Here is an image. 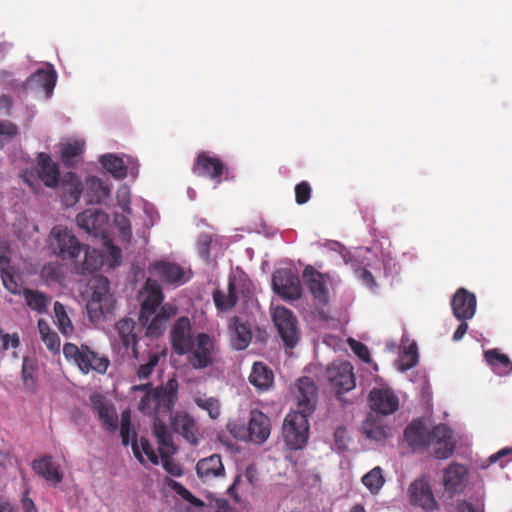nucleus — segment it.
Masks as SVG:
<instances>
[{
    "mask_svg": "<svg viewBox=\"0 0 512 512\" xmlns=\"http://www.w3.org/2000/svg\"><path fill=\"white\" fill-rule=\"evenodd\" d=\"M134 398L139 397L138 410L153 418V432L158 442L160 457L173 456L177 452L172 436L162 418L171 414L178 401L179 383L175 377L165 384L152 388L151 383L132 386Z\"/></svg>",
    "mask_w": 512,
    "mask_h": 512,
    "instance_id": "1",
    "label": "nucleus"
},
{
    "mask_svg": "<svg viewBox=\"0 0 512 512\" xmlns=\"http://www.w3.org/2000/svg\"><path fill=\"white\" fill-rule=\"evenodd\" d=\"M141 308L139 322L146 329V336L159 337L169 320L178 312L176 305L164 303V294L157 280L148 278L139 292Z\"/></svg>",
    "mask_w": 512,
    "mask_h": 512,
    "instance_id": "2",
    "label": "nucleus"
},
{
    "mask_svg": "<svg viewBox=\"0 0 512 512\" xmlns=\"http://www.w3.org/2000/svg\"><path fill=\"white\" fill-rule=\"evenodd\" d=\"M404 438L414 450L432 447L437 459H447L454 451L452 431L444 424L430 429L423 419L413 420L404 431Z\"/></svg>",
    "mask_w": 512,
    "mask_h": 512,
    "instance_id": "3",
    "label": "nucleus"
},
{
    "mask_svg": "<svg viewBox=\"0 0 512 512\" xmlns=\"http://www.w3.org/2000/svg\"><path fill=\"white\" fill-rule=\"evenodd\" d=\"M91 295L87 302V312L93 324H99L103 318L113 312L116 301L109 294V282L103 276H94L90 283Z\"/></svg>",
    "mask_w": 512,
    "mask_h": 512,
    "instance_id": "4",
    "label": "nucleus"
},
{
    "mask_svg": "<svg viewBox=\"0 0 512 512\" xmlns=\"http://www.w3.org/2000/svg\"><path fill=\"white\" fill-rule=\"evenodd\" d=\"M50 252L64 260H76L82 252V244L66 226H54L47 239Z\"/></svg>",
    "mask_w": 512,
    "mask_h": 512,
    "instance_id": "5",
    "label": "nucleus"
},
{
    "mask_svg": "<svg viewBox=\"0 0 512 512\" xmlns=\"http://www.w3.org/2000/svg\"><path fill=\"white\" fill-rule=\"evenodd\" d=\"M63 354L67 361L75 364L84 374H88L90 371L104 374L110 363L107 357L97 355L87 346L79 348L72 343L64 344Z\"/></svg>",
    "mask_w": 512,
    "mask_h": 512,
    "instance_id": "6",
    "label": "nucleus"
},
{
    "mask_svg": "<svg viewBox=\"0 0 512 512\" xmlns=\"http://www.w3.org/2000/svg\"><path fill=\"white\" fill-rule=\"evenodd\" d=\"M308 416L304 413H289L283 423V438L291 450L303 449L309 438Z\"/></svg>",
    "mask_w": 512,
    "mask_h": 512,
    "instance_id": "7",
    "label": "nucleus"
},
{
    "mask_svg": "<svg viewBox=\"0 0 512 512\" xmlns=\"http://www.w3.org/2000/svg\"><path fill=\"white\" fill-rule=\"evenodd\" d=\"M228 427L234 437L245 441H250L255 444H262L269 438L272 424L270 418L267 415H265L260 410L254 409L250 412L247 429L246 431H242L243 434H240L238 431H236V425L231 427L229 424Z\"/></svg>",
    "mask_w": 512,
    "mask_h": 512,
    "instance_id": "8",
    "label": "nucleus"
},
{
    "mask_svg": "<svg viewBox=\"0 0 512 512\" xmlns=\"http://www.w3.org/2000/svg\"><path fill=\"white\" fill-rule=\"evenodd\" d=\"M37 164V175L35 176L33 171L26 170L22 175L23 180L34 192H37L40 188L39 179L47 187H56L59 184V170L57 164L45 153L38 154Z\"/></svg>",
    "mask_w": 512,
    "mask_h": 512,
    "instance_id": "9",
    "label": "nucleus"
},
{
    "mask_svg": "<svg viewBox=\"0 0 512 512\" xmlns=\"http://www.w3.org/2000/svg\"><path fill=\"white\" fill-rule=\"evenodd\" d=\"M188 362L196 370L205 369L216 362L217 347L213 337L207 333H198L192 352L188 353Z\"/></svg>",
    "mask_w": 512,
    "mask_h": 512,
    "instance_id": "10",
    "label": "nucleus"
},
{
    "mask_svg": "<svg viewBox=\"0 0 512 512\" xmlns=\"http://www.w3.org/2000/svg\"><path fill=\"white\" fill-rule=\"evenodd\" d=\"M272 318L284 345L287 348H294L300 337L298 321L293 312L286 307L278 306L275 308Z\"/></svg>",
    "mask_w": 512,
    "mask_h": 512,
    "instance_id": "11",
    "label": "nucleus"
},
{
    "mask_svg": "<svg viewBox=\"0 0 512 512\" xmlns=\"http://www.w3.org/2000/svg\"><path fill=\"white\" fill-rule=\"evenodd\" d=\"M273 290L284 300H298L302 296V286L298 275L290 269L276 270L272 276Z\"/></svg>",
    "mask_w": 512,
    "mask_h": 512,
    "instance_id": "12",
    "label": "nucleus"
},
{
    "mask_svg": "<svg viewBox=\"0 0 512 512\" xmlns=\"http://www.w3.org/2000/svg\"><path fill=\"white\" fill-rule=\"evenodd\" d=\"M302 278L314 301L320 306L328 305L330 301L329 276L308 265L302 272Z\"/></svg>",
    "mask_w": 512,
    "mask_h": 512,
    "instance_id": "13",
    "label": "nucleus"
},
{
    "mask_svg": "<svg viewBox=\"0 0 512 512\" xmlns=\"http://www.w3.org/2000/svg\"><path fill=\"white\" fill-rule=\"evenodd\" d=\"M195 338L188 317L182 316L174 322L170 331V341L177 355L184 356L192 352Z\"/></svg>",
    "mask_w": 512,
    "mask_h": 512,
    "instance_id": "14",
    "label": "nucleus"
},
{
    "mask_svg": "<svg viewBox=\"0 0 512 512\" xmlns=\"http://www.w3.org/2000/svg\"><path fill=\"white\" fill-rule=\"evenodd\" d=\"M57 81V72L50 64L38 68L26 81V88L45 99L51 97Z\"/></svg>",
    "mask_w": 512,
    "mask_h": 512,
    "instance_id": "15",
    "label": "nucleus"
},
{
    "mask_svg": "<svg viewBox=\"0 0 512 512\" xmlns=\"http://www.w3.org/2000/svg\"><path fill=\"white\" fill-rule=\"evenodd\" d=\"M331 388L337 394L348 392L355 388L356 379L350 362L333 363L326 371Z\"/></svg>",
    "mask_w": 512,
    "mask_h": 512,
    "instance_id": "16",
    "label": "nucleus"
},
{
    "mask_svg": "<svg viewBox=\"0 0 512 512\" xmlns=\"http://www.w3.org/2000/svg\"><path fill=\"white\" fill-rule=\"evenodd\" d=\"M368 400L371 409L369 413L378 414L385 418L399 409V398L389 388H374L370 391Z\"/></svg>",
    "mask_w": 512,
    "mask_h": 512,
    "instance_id": "17",
    "label": "nucleus"
},
{
    "mask_svg": "<svg viewBox=\"0 0 512 512\" xmlns=\"http://www.w3.org/2000/svg\"><path fill=\"white\" fill-rule=\"evenodd\" d=\"M362 434L367 440L384 444L392 435V428L381 415L368 413L361 425Z\"/></svg>",
    "mask_w": 512,
    "mask_h": 512,
    "instance_id": "18",
    "label": "nucleus"
},
{
    "mask_svg": "<svg viewBox=\"0 0 512 512\" xmlns=\"http://www.w3.org/2000/svg\"><path fill=\"white\" fill-rule=\"evenodd\" d=\"M76 222L90 235L102 238L106 236L108 216L103 211L96 208L87 209L77 215Z\"/></svg>",
    "mask_w": 512,
    "mask_h": 512,
    "instance_id": "19",
    "label": "nucleus"
},
{
    "mask_svg": "<svg viewBox=\"0 0 512 512\" xmlns=\"http://www.w3.org/2000/svg\"><path fill=\"white\" fill-rule=\"evenodd\" d=\"M318 388L309 377H302L296 383L295 399L299 413L310 415L316 408Z\"/></svg>",
    "mask_w": 512,
    "mask_h": 512,
    "instance_id": "20",
    "label": "nucleus"
},
{
    "mask_svg": "<svg viewBox=\"0 0 512 512\" xmlns=\"http://www.w3.org/2000/svg\"><path fill=\"white\" fill-rule=\"evenodd\" d=\"M170 417L172 430L180 434L188 443L197 445L199 442V429L195 419L186 411H177Z\"/></svg>",
    "mask_w": 512,
    "mask_h": 512,
    "instance_id": "21",
    "label": "nucleus"
},
{
    "mask_svg": "<svg viewBox=\"0 0 512 512\" xmlns=\"http://www.w3.org/2000/svg\"><path fill=\"white\" fill-rule=\"evenodd\" d=\"M90 401L103 426L110 432L118 431V414L113 404L100 393H93L90 396Z\"/></svg>",
    "mask_w": 512,
    "mask_h": 512,
    "instance_id": "22",
    "label": "nucleus"
},
{
    "mask_svg": "<svg viewBox=\"0 0 512 512\" xmlns=\"http://www.w3.org/2000/svg\"><path fill=\"white\" fill-rule=\"evenodd\" d=\"M148 271L151 275L171 285H182L188 280L185 277L184 268L177 263L165 260H158L151 263L148 267Z\"/></svg>",
    "mask_w": 512,
    "mask_h": 512,
    "instance_id": "23",
    "label": "nucleus"
},
{
    "mask_svg": "<svg viewBox=\"0 0 512 512\" xmlns=\"http://www.w3.org/2000/svg\"><path fill=\"white\" fill-rule=\"evenodd\" d=\"M193 173L197 176L208 177L221 181L225 166L218 157L210 156L207 152H200L193 164Z\"/></svg>",
    "mask_w": 512,
    "mask_h": 512,
    "instance_id": "24",
    "label": "nucleus"
},
{
    "mask_svg": "<svg viewBox=\"0 0 512 512\" xmlns=\"http://www.w3.org/2000/svg\"><path fill=\"white\" fill-rule=\"evenodd\" d=\"M408 495L412 505L421 507L425 511H433L437 507L429 483L424 478H418L411 483Z\"/></svg>",
    "mask_w": 512,
    "mask_h": 512,
    "instance_id": "25",
    "label": "nucleus"
},
{
    "mask_svg": "<svg viewBox=\"0 0 512 512\" xmlns=\"http://www.w3.org/2000/svg\"><path fill=\"white\" fill-rule=\"evenodd\" d=\"M451 306L458 320L471 319L476 311V296L465 288H459L452 298Z\"/></svg>",
    "mask_w": 512,
    "mask_h": 512,
    "instance_id": "26",
    "label": "nucleus"
},
{
    "mask_svg": "<svg viewBox=\"0 0 512 512\" xmlns=\"http://www.w3.org/2000/svg\"><path fill=\"white\" fill-rule=\"evenodd\" d=\"M34 472L43 477L52 486H57L63 480L61 466L51 456H45L33 461Z\"/></svg>",
    "mask_w": 512,
    "mask_h": 512,
    "instance_id": "27",
    "label": "nucleus"
},
{
    "mask_svg": "<svg viewBox=\"0 0 512 512\" xmlns=\"http://www.w3.org/2000/svg\"><path fill=\"white\" fill-rule=\"evenodd\" d=\"M196 473L203 482L223 477L225 475V468L221 456L213 454L200 459L196 464Z\"/></svg>",
    "mask_w": 512,
    "mask_h": 512,
    "instance_id": "28",
    "label": "nucleus"
},
{
    "mask_svg": "<svg viewBox=\"0 0 512 512\" xmlns=\"http://www.w3.org/2000/svg\"><path fill=\"white\" fill-rule=\"evenodd\" d=\"M84 149L85 140L76 136L64 138L59 143V152L66 166L77 164Z\"/></svg>",
    "mask_w": 512,
    "mask_h": 512,
    "instance_id": "29",
    "label": "nucleus"
},
{
    "mask_svg": "<svg viewBox=\"0 0 512 512\" xmlns=\"http://www.w3.org/2000/svg\"><path fill=\"white\" fill-rule=\"evenodd\" d=\"M62 200L66 206L75 205L84 190V186L76 173L68 172L62 179Z\"/></svg>",
    "mask_w": 512,
    "mask_h": 512,
    "instance_id": "30",
    "label": "nucleus"
},
{
    "mask_svg": "<svg viewBox=\"0 0 512 512\" xmlns=\"http://www.w3.org/2000/svg\"><path fill=\"white\" fill-rule=\"evenodd\" d=\"M108 336L112 349L122 357L128 354V320L122 318L109 330Z\"/></svg>",
    "mask_w": 512,
    "mask_h": 512,
    "instance_id": "31",
    "label": "nucleus"
},
{
    "mask_svg": "<svg viewBox=\"0 0 512 512\" xmlns=\"http://www.w3.org/2000/svg\"><path fill=\"white\" fill-rule=\"evenodd\" d=\"M467 477V469L461 464H451L444 471V486L446 491L457 493L462 489V486Z\"/></svg>",
    "mask_w": 512,
    "mask_h": 512,
    "instance_id": "32",
    "label": "nucleus"
},
{
    "mask_svg": "<svg viewBox=\"0 0 512 512\" xmlns=\"http://www.w3.org/2000/svg\"><path fill=\"white\" fill-rule=\"evenodd\" d=\"M274 381V374L270 368H268L262 362H255L252 366L251 373L249 375V382L258 390H268Z\"/></svg>",
    "mask_w": 512,
    "mask_h": 512,
    "instance_id": "33",
    "label": "nucleus"
},
{
    "mask_svg": "<svg viewBox=\"0 0 512 512\" xmlns=\"http://www.w3.org/2000/svg\"><path fill=\"white\" fill-rule=\"evenodd\" d=\"M227 293L220 289H216L213 292V301L216 308L219 311L225 312L236 306L238 297H237V288L234 278H230L228 282Z\"/></svg>",
    "mask_w": 512,
    "mask_h": 512,
    "instance_id": "34",
    "label": "nucleus"
},
{
    "mask_svg": "<svg viewBox=\"0 0 512 512\" xmlns=\"http://www.w3.org/2000/svg\"><path fill=\"white\" fill-rule=\"evenodd\" d=\"M82 252H84L83 261L75 262V270L77 273H93L101 267L103 258L96 249L82 245Z\"/></svg>",
    "mask_w": 512,
    "mask_h": 512,
    "instance_id": "35",
    "label": "nucleus"
},
{
    "mask_svg": "<svg viewBox=\"0 0 512 512\" xmlns=\"http://www.w3.org/2000/svg\"><path fill=\"white\" fill-rule=\"evenodd\" d=\"M485 359L492 370L499 376H507L512 372V361L498 349H490L484 353Z\"/></svg>",
    "mask_w": 512,
    "mask_h": 512,
    "instance_id": "36",
    "label": "nucleus"
},
{
    "mask_svg": "<svg viewBox=\"0 0 512 512\" xmlns=\"http://www.w3.org/2000/svg\"><path fill=\"white\" fill-rule=\"evenodd\" d=\"M131 448L134 456L141 464L145 465L147 462L153 465L159 464V457L147 439L141 438L139 442L134 440L131 443Z\"/></svg>",
    "mask_w": 512,
    "mask_h": 512,
    "instance_id": "37",
    "label": "nucleus"
},
{
    "mask_svg": "<svg viewBox=\"0 0 512 512\" xmlns=\"http://www.w3.org/2000/svg\"><path fill=\"white\" fill-rule=\"evenodd\" d=\"M232 333L234 347L237 350H243L248 347L252 339L251 329L248 323L242 321L239 317L233 318Z\"/></svg>",
    "mask_w": 512,
    "mask_h": 512,
    "instance_id": "38",
    "label": "nucleus"
},
{
    "mask_svg": "<svg viewBox=\"0 0 512 512\" xmlns=\"http://www.w3.org/2000/svg\"><path fill=\"white\" fill-rule=\"evenodd\" d=\"M54 322L64 337L71 338L74 335L75 326L72 323L67 309L59 302H55L54 304Z\"/></svg>",
    "mask_w": 512,
    "mask_h": 512,
    "instance_id": "39",
    "label": "nucleus"
},
{
    "mask_svg": "<svg viewBox=\"0 0 512 512\" xmlns=\"http://www.w3.org/2000/svg\"><path fill=\"white\" fill-rule=\"evenodd\" d=\"M85 191L89 202L100 203L108 196L110 189L101 179L90 176L86 179Z\"/></svg>",
    "mask_w": 512,
    "mask_h": 512,
    "instance_id": "40",
    "label": "nucleus"
},
{
    "mask_svg": "<svg viewBox=\"0 0 512 512\" xmlns=\"http://www.w3.org/2000/svg\"><path fill=\"white\" fill-rule=\"evenodd\" d=\"M25 303L27 306L39 314H44L48 311L50 298L43 292L31 289H24L22 292Z\"/></svg>",
    "mask_w": 512,
    "mask_h": 512,
    "instance_id": "41",
    "label": "nucleus"
},
{
    "mask_svg": "<svg viewBox=\"0 0 512 512\" xmlns=\"http://www.w3.org/2000/svg\"><path fill=\"white\" fill-rule=\"evenodd\" d=\"M38 331L47 349L52 353H58L60 351V338L45 320L40 319L38 321Z\"/></svg>",
    "mask_w": 512,
    "mask_h": 512,
    "instance_id": "42",
    "label": "nucleus"
},
{
    "mask_svg": "<svg viewBox=\"0 0 512 512\" xmlns=\"http://www.w3.org/2000/svg\"><path fill=\"white\" fill-rule=\"evenodd\" d=\"M102 166L115 178H122L126 174V167L121 158L114 154H105L99 158Z\"/></svg>",
    "mask_w": 512,
    "mask_h": 512,
    "instance_id": "43",
    "label": "nucleus"
},
{
    "mask_svg": "<svg viewBox=\"0 0 512 512\" xmlns=\"http://www.w3.org/2000/svg\"><path fill=\"white\" fill-rule=\"evenodd\" d=\"M195 404L202 410L207 411L211 419L215 420L220 416V402L215 397H195Z\"/></svg>",
    "mask_w": 512,
    "mask_h": 512,
    "instance_id": "44",
    "label": "nucleus"
},
{
    "mask_svg": "<svg viewBox=\"0 0 512 512\" xmlns=\"http://www.w3.org/2000/svg\"><path fill=\"white\" fill-rule=\"evenodd\" d=\"M363 484L372 492H378L384 484V477L380 467H375L362 478Z\"/></svg>",
    "mask_w": 512,
    "mask_h": 512,
    "instance_id": "45",
    "label": "nucleus"
},
{
    "mask_svg": "<svg viewBox=\"0 0 512 512\" xmlns=\"http://www.w3.org/2000/svg\"><path fill=\"white\" fill-rule=\"evenodd\" d=\"M167 485L172 488L181 498L189 502L195 507H203L204 502L199 498L195 497L186 487H184L181 483L168 479Z\"/></svg>",
    "mask_w": 512,
    "mask_h": 512,
    "instance_id": "46",
    "label": "nucleus"
},
{
    "mask_svg": "<svg viewBox=\"0 0 512 512\" xmlns=\"http://www.w3.org/2000/svg\"><path fill=\"white\" fill-rule=\"evenodd\" d=\"M167 485L172 488L181 498L189 502L195 507H203L204 502L199 498L195 497L186 487H184L181 483L168 479Z\"/></svg>",
    "mask_w": 512,
    "mask_h": 512,
    "instance_id": "47",
    "label": "nucleus"
},
{
    "mask_svg": "<svg viewBox=\"0 0 512 512\" xmlns=\"http://www.w3.org/2000/svg\"><path fill=\"white\" fill-rule=\"evenodd\" d=\"M167 485L172 488L181 498L189 502L195 507H203L204 502L199 498L195 497L186 487H184L181 483L168 479Z\"/></svg>",
    "mask_w": 512,
    "mask_h": 512,
    "instance_id": "48",
    "label": "nucleus"
},
{
    "mask_svg": "<svg viewBox=\"0 0 512 512\" xmlns=\"http://www.w3.org/2000/svg\"><path fill=\"white\" fill-rule=\"evenodd\" d=\"M18 134L17 126L10 121H0V149L10 143Z\"/></svg>",
    "mask_w": 512,
    "mask_h": 512,
    "instance_id": "49",
    "label": "nucleus"
},
{
    "mask_svg": "<svg viewBox=\"0 0 512 512\" xmlns=\"http://www.w3.org/2000/svg\"><path fill=\"white\" fill-rule=\"evenodd\" d=\"M399 362L402 370H409L415 367L418 363L417 347L414 344L410 345L400 355Z\"/></svg>",
    "mask_w": 512,
    "mask_h": 512,
    "instance_id": "50",
    "label": "nucleus"
},
{
    "mask_svg": "<svg viewBox=\"0 0 512 512\" xmlns=\"http://www.w3.org/2000/svg\"><path fill=\"white\" fill-rule=\"evenodd\" d=\"M159 362L158 353H151L148 356L146 363L141 364L137 369V377L139 380L148 379L154 371V368Z\"/></svg>",
    "mask_w": 512,
    "mask_h": 512,
    "instance_id": "51",
    "label": "nucleus"
},
{
    "mask_svg": "<svg viewBox=\"0 0 512 512\" xmlns=\"http://www.w3.org/2000/svg\"><path fill=\"white\" fill-rule=\"evenodd\" d=\"M19 345L20 339L17 333L3 334L0 328V358L4 355L5 351L16 349Z\"/></svg>",
    "mask_w": 512,
    "mask_h": 512,
    "instance_id": "52",
    "label": "nucleus"
},
{
    "mask_svg": "<svg viewBox=\"0 0 512 512\" xmlns=\"http://www.w3.org/2000/svg\"><path fill=\"white\" fill-rule=\"evenodd\" d=\"M22 376L25 387L33 390L35 387L34 365L33 362L25 358L22 365Z\"/></svg>",
    "mask_w": 512,
    "mask_h": 512,
    "instance_id": "53",
    "label": "nucleus"
},
{
    "mask_svg": "<svg viewBox=\"0 0 512 512\" xmlns=\"http://www.w3.org/2000/svg\"><path fill=\"white\" fill-rule=\"evenodd\" d=\"M311 197V187L308 182L302 181L295 186V201L302 205L309 201Z\"/></svg>",
    "mask_w": 512,
    "mask_h": 512,
    "instance_id": "54",
    "label": "nucleus"
},
{
    "mask_svg": "<svg viewBox=\"0 0 512 512\" xmlns=\"http://www.w3.org/2000/svg\"><path fill=\"white\" fill-rule=\"evenodd\" d=\"M351 350L357 355L363 362L369 363L371 361L370 352L365 344L355 339L350 338L348 340Z\"/></svg>",
    "mask_w": 512,
    "mask_h": 512,
    "instance_id": "55",
    "label": "nucleus"
},
{
    "mask_svg": "<svg viewBox=\"0 0 512 512\" xmlns=\"http://www.w3.org/2000/svg\"><path fill=\"white\" fill-rule=\"evenodd\" d=\"M161 460L162 466L168 474L174 477H180L183 475L184 471L182 466L176 461H174L172 459V456L161 457Z\"/></svg>",
    "mask_w": 512,
    "mask_h": 512,
    "instance_id": "56",
    "label": "nucleus"
},
{
    "mask_svg": "<svg viewBox=\"0 0 512 512\" xmlns=\"http://www.w3.org/2000/svg\"><path fill=\"white\" fill-rule=\"evenodd\" d=\"M143 212L146 216L144 226L149 229L159 220V214L154 205L148 202L143 203Z\"/></svg>",
    "mask_w": 512,
    "mask_h": 512,
    "instance_id": "57",
    "label": "nucleus"
},
{
    "mask_svg": "<svg viewBox=\"0 0 512 512\" xmlns=\"http://www.w3.org/2000/svg\"><path fill=\"white\" fill-rule=\"evenodd\" d=\"M59 276V266L56 263L44 265L41 269V277L47 283L57 280Z\"/></svg>",
    "mask_w": 512,
    "mask_h": 512,
    "instance_id": "58",
    "label": "nucleus"
},
{
    "mask_svg": "<svg viewBox=\"0 0 512 512\" xmlns=\"http://www.w3.org/2000/svg\"><path fill=\"white\" fill-rule=\"evenodd\" d=\"M4 287L13 294H21L20 286L11 272L1 275Z\"/></svg>",
    "mask_w": 512,
    "mask_h": 512,
    "instance_id": "59",
    "label": "nucleus"
},
{
    "mask_svg": "<svg viewBox=\"0 0 512 512\" xmlns=\"http://www.w3.org/2000/svg\"><path fill=\"white\" fill-rule=\"evenodd\" d=\"M212 243V237L210 235H201L198 241V251L201 257L205 260L210 258V246Z\"/></svg>",
    "mask_w": 512,
    "mask_h": 512,
    "instance_id": "60",
    "label": "nucleus"
},
{
    "mask_svg": "<svg viewBox=\"0 0 512 512\" xmlns=\"http://www.w3.org/2000/svg\"><path fill=\"white\" fill-rule=\"evenodd\" d=\"M335 443L339 449H346L348 442V433L346 428L338 427L334 431Z\"/></svg>",
    "mask_w": 512,
    "mask_h": 512,
    "instance_id": "61",
    "label": "nucleus"
},
{
    "mask_svg": "<svg viewBox=\"0 0 512 512\" xmlns=\"http://www.w3.org/2000/svg\"><path fill=\"white\" fill-rule=\"evenodd\" d=\"M120 435L124 446H128V411L122 412Z\"/></svg>",
    "mask_w": 512,
    "mask_h": 512,
    "instance_id": "62",
    "label": "nucleus"
},
{
    "mask_svg": "<svg viewBox=\"0 0 512 512\" xmlns=\"http://www.w3.org/2000/svg\"><path fill=\"white\" fill-rule=\"evenodd\" d=\"M358 276H359V278L361 279V281H362L366 286H368V287H370V288H374V287L376 286L375 279H374V277H373L372 273H371L369 270H367V269H365V268L360 269V270L358 271Z\"/></svg>",
    "mask_w": 512,
    "mask_h": 512,
    "instance_id": "63",
    "label": "nucleus"
},
{
    "mask_svg": "<svg viewBox=\"0 0 512 512\" xmlns=\"http://www.w3.org/2000/svg\"><path fill=\"white\" fill-rule=\"evenodd\" d=\"M215 512H236L225 499H218L215 502Z\"/></svg>",
    "mask_w": 512,
    "mask_h": 512,
    "instance_id": "64",
    "label": "nucleus"
}]
</instances>
